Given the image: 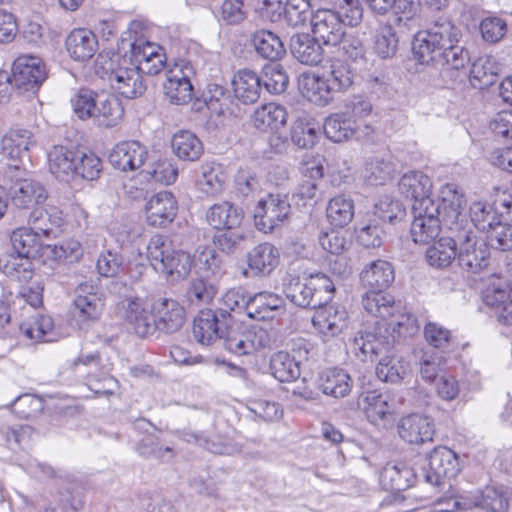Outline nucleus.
Returning <instances> with one entry per match:
<instances>
[{
  "mask_svg": "<svg viewBox=\"0 0 512 512\" xmlns=\"http://www.w3.org/2000/svg\"><path fill=\"white\" fill-rule=\"evenodd\" d=\"M462 38L461 29L448 17H438L424 31H419L413 40V55L420 64L430 65L433 55L447 50Z\"/></svg>",
  "mask_w": 512,
  "mask_h": 512,
  "instance_id": "obj_1",
  "label": "nucleus"
},
{
  "mask_svg": "<svg viewBox=\"0 0 512 512\" xmlns=\"http://www.w3.org/2000/svg\"><path fill=\"white\" fill-rule=\"evenodd\" d=\"M334 292L335 284L323 273L303 277L289 275L284 283L286 297L302 308L316 309L327 304L332 299Z\"/></svg>",
  "mask_w": 512,
  "mask_h": 512,
  "instance_id": "obj_2",
  "label": "nucleus"
},
{
  "mask_svg": "<svg viewBox=\"0 0 512 512\" xmlns=\"http://www.w3.org/2000/svg\"><path fill=\"white\" fill-rule=\"evenodd\" d=\"M439 206L440 225L451 235L457 236L462 231L474 228L466 215V199L456 184L447 183L440 190Z\"/></svg>",
  "mask_w": 512,
  "mask_h": 512,
  "instance_id": "obj_3",
  "label": "nucleus"
},
{
  "mask_svg": "<svg viewBox=\"0 0 512 512\" xmlns=\"http://www.w3.org/2000/svg\"><path fill=\"white\" fill-rule=\"evenodd\" d=\"M107 64L108 67H105L107 80L112 89L120 95L134 99L145 92L146 86L142 75L137 67L129 62L127 55L123 57L116 55L110 58Z\"/></svg>",
  "mask_w": 512,
  "mask_h": 512,
  "instance_id": "obj_4",
  "label": "nucleus"
},
{
  "mask_svg": "<svg viewBox=\"0 0 512 512\" xmlns=\"http://www.w3.org/2000/svg\"><path fill=\"white\" fill-rule=\"evenodd\" d=\"M371 109L370 103L358 101L346 111L328 116L323 124L324 134L335 143L351 139L359 128L358 119L369 115Z\"/></svg>",
  "mask_w": 512,
  "mask_h": 512,
  "instance_id": "obj_5",
  "label": "nucleus"
},
{
  "mask_svg": "<svg viewBox=\"0 0 512 512\" xmlns=\"http://www.w3.org/2000/svg\"><path fill=\"white\" fill-rule=\"evenodd\" d=\"M457 260L466 270L477 273L488 265L490 250L485 240L478 237L472 229L462 231L455 236Z\"/></svg>",
  "mask_w": 512,
  "mask_h": 512,
  "instance_id": "obj_6",
  "label": "nucleus"
},
{
  "mask_svg": "<svg viewBox=\"0 0 512 512\" xmlns=\"http://www.w3.org/2000/svg\"><path fill=\"white\" fill-rule=\"evenodd\" d=\"M73 307V316L76 321L80 325L89 326L101 318L105 308V298L92 283L84 282L76 288Z\"/></svg>",
  "mask_w": 512,
  "mask_h": 512,
  "instance_id": "obj_7",
  "label": "nucleus"
},
{
  "mask_svg": "<svg viewBox=\"0 0 512 512\" xmlns=\"http://www.w3.org/2000/svg\"><path fill=\"white\" fill-rule=\"evenodd\" d=\"M166 82L163 84L164 93L169 101L176 105H183L193 98L191 77L194 68L190 62L180 60L166 71Z\"/></svg>",
  "mask_w": 512,
  "mask_h": 512,
  "instance_id": "obj_8",
  "label": "nucleus"
},
{
  "mask_svg": "<svg viewBox=\"0 0 512 512\" xmlns=\"http://www.w3.org/2000/svg\"><path fill=\"white\" fill-rule=\"evenodd\" d=\"M290 210L287 196L269 194L254 209L255 226L264 233L271 232L287 219Z\"/></svg>",
  "mask_w": 512,
  "mask_h": 512,
  "instance_id": "obj_9",
  "label": "nucleus"
},
{
  "mask_svg": "<svg viewBox=\"0 0 512 512\" xmlns=\"http://www.w3.org/2000/svg\"><path fill=\"white\" fill-rule=\"evenodd\" d=\"M155 333L157 331L172 334L179 331L185 323V309L175 299L157 297L151 303Z\"/></svg>",
  "mask_w": 512,
  "mask_h": 512,
  "instance_id": "obj_10",
  "label": "nucleus"
},
{
  "mask_svg": "<svg viewBox=\"0 0 512 512\" xmlns=\"http://www.w3.org/2000/svg\"><path fill=\"white\" fill-rule=\"evenodd\" d=\"M459 463L456 453L447 447H436L430 454L428 466L423 468L424 481L433 486L441 485L444 478L457 475Z\"/></svg>",
  "mask_w": 512,
  "mask_h": 512,
  "instance_id": "obj_11",
  "label": "nucleus"
},
{
  "mask_svg": "<svg viewBox=\"0 0 512 512\" xmlns=\"http://www.w3.org/2000/svg\"><path fill=\"white\" fill-rule=\"evenodd\" d=\"M15 88L35 92L46 79V71L40 58L29 55L18 57L12 68Z\"/></svg>",
  "mask_w": 512,
  "mask_h": 512,
  "instance_id": "obj_12",
  "label": "nucleus"
},
{
  "mask_svg": "<svg viewBox=\"0 0 512 512\" xmlns=\"http://www.w3.org/2000/svg\"><path fill=\"white\" fill-rule=\"evenodd\" d=\"M121 307L123 319L137 336L147 338L155 334L154 318L144 299L127 297L121 302Z\"/></svg>",
  "mask_w": 512,
  "mask_h": 512,
  "instance_id": "obj_13",
  "label": "nucleus"
},
{
  "mask_svg": "<svg viewBox=\"0 0 512 512\" xmlns=\"http://www.w3.org/2000/svg\"><path fill=\"white\" fill-rule=\"evenodd\" d=\"M148 155L147 147L139 141H122L112 148L109 162L123 172L136 171L145 164Z\"/></svg>",
  "mask_w": 512,
  "mask_h": 512,
  "instance_id": "obj_14",
  "label": "nucleus"
},
{
  "mask_svg": "<svg viewBox=\"0 0 512 512\" xmlns=\"http://www.w3.org/2000/svg\"><path fill=\"white\" fill-rule=\"evenodd\" d=\"M312 323L325 340L337 337L348 326V313L344 307L326 304L317 307Z\"/></svg>",
  "mask_w": 512,
  "mask_h": 512,
  "instance_id": "obj_15",
  "label": "nucleus"
},
{
  "mask_svg": "<svg viewBox=\"0 0 512 512\" xmlns=\"http://www.w3.org/2000/svg\"><path fill=\"white\" fill-rule=\"evenodd\" d=\"M311 25L314 37L325 45L336 46L344 37V24L333 10L316 11L312 16Z\"/></svg>",
  "mask_w": 512,
  "mask_h": 512,
  "instance_id": "obj_16",
  "label": "nucleus"
},
{
  "mask_svg": "<svg viewBox=\"0 0 512 512\" xmlns=\"http://www.w3.org/2000/svg\"><path fill=\"white\" fill-rule=\"evenodd\" d=\"M280 253L273 244L264 242L256 245L247 253L248 269L244 275L267 277L278 266Z\"/></svg>",
  "mask_w": 512,
  "mask_h": 512,
  "instance_id": "obj_17",
  "label": "nucleus"
},
{
  "mask_svg": "<svg viewBox=\"0 0 512 512\" xmlns=\"http://www.w3.org/2000/svg\"><path fill=\"white\" fill-rule=\"evenodd\" d=\"M178 202L169 191H161L153 195L145 205L146 218L149 225L165 227L177 215Z\"/></svg>",
  "mask_w": 512,
  "mask_h": 512,
  "instance_id": "obj_18",
  "label": "nucleus"
},
{
  "mask_svg": "<svg viewBox=\"0 0 512 512\" xmlns=\"http://www.w3.org/2000/svg\"><path fill=\"white\" fill-rule=\"evenodd\" d=\"M483 301L500 324L512 328V287L492 283L483 292Z\"/></svg>",
  "mask_w": 512,
  "mask_h": 512,
  "instance_id": "obj_19",
  "label": "nucleus"
},
{
  "mask_svg": "<svg viewBox=\"0 0 512 512\" xmlns=\"http://www.w3.org/2000/svg\"><path fill=\"white\" fill-rule=\"evenodd\" d=\"M398 433L405 442L418 445L433 440L435 427L430 417L410 414L400 420Z\"/></svg>",
  "mask_w": 512,
  "mask_h": 512,
  "instance_id": "obj_20",
  "label": "nucleus"
},
{
  "mask_svg": "<svg viewBox=\"0 0 512 512\" xmlns=\"http://www.w3.org/2000/svg\"><path fill=\"white\" fill-rule=\"evenodd\" d=\"M62 211L55 206L35 208L29 213V226L41 237H56L64 225Z\"/></svg>",
  "mask_w": 512,
  "mask_h": 512,
  "instance_id": "obj_21",
  "label": "nucleus"
},
{
  "mask_svg": "<svg viewBox=\"0 0 512 512\" xmlns=\"http://www.w3.org/2000/svg\"><path fill=\"white\" fill-rule=\"evenodd\" d=\"M283 299L271 292H260L248 296L245 314L254 320L264 321L273 319L283 312Z\"/></svg>",
  "mask_w": 512,
  "mask_h": 512,
  "instance_id": "obj_22",
  "label": "nucleus"
},
{
  "mask_svg": "<svg viewBox=\"0 0 512 512\" xmlns=\"http://www.w3.org/2000/svg\"><path fill=\"white\" fill-rule=\"evenodd\" d=\"M47 199L45 187L38 181L23 179L17 181L12 187L11 201L18 209H35Z\"/></svg>",
  "mask_w": 512,
  "mask_h": 512,
  "instance_id": "obj_23",
  "label": "nucleus"
},
{
  "mask_svg": "<svg viewBox=\"0 0 512 512\" xmlns=\"http://www.w3.org/2000/svg\"><path fill=\"white\" fill-rule=\"evenodd\" d=\"M299 87L303 96L318 106H327L334 100L335 92L325 76L303 73L299 78Z\"/></svg>",
  "mask_w": 512,
  "mask_h": 512,
  "instance_id": "obj_24",
  "label": "nucleus"
},
{
  "mask_svg": "<svg viewBox=\"0 0 512 512\" xmlns=\"http://www.w3.org/2000/svg\"><path fill=\"white\" fill-rule=\"evenodd\" d=\"M359 405L368 421L378 425L385 421L395 410V403L387 392L368 391L360 400Z\"/></svg>",
  "mask_w": 512,
  "mask_h": 512,
  "instance_id": "obj_25",
  "label": "nucleus"
},
{
  "mask_svg": "<svg viewBox=\"0 0 512 512\" xmlns=\"http://www.w3.org/2000/svg\"><path fill=\"white\" fill-rule=\"evenodd\" d=\"M319 40L307 33H297L290 39V50L300 63L317 66L324 58V51Z\"/></svg>",
  "mask_w": 512,
  "mask_h": 512,
  "instance_id": "obj_26",
  "label": "nucleus"
},
{
  "mask_svg": "<svg viewBox=\"0 0 512 512\" xmlns=\"http://www.w3.org/2000/svg\"><path fill=\"white\" fill-rule=\"evenodd\" d=\"M79 153L65 146H54L48 153L50 172L62 181H69L77 173Z\"/></svg>",
  "mask_w": 512,
  "mask_h": 512,
  "instance_id": "obj_27",
  "label": "nucleus"
},
{
  "mask_svg": "<svg viewBox=\"0 0 512 512\" xmlns=\"http://www.w3.org/2000/svg\"><path fill=\"white\" fill-rule=\"evenodd\" d=\"M417 475L405 463H387L380 473V483L388 491H404L416 482Z\"/></svg>",
  "mask_w": 512,
  "mask_h": 512,
  "instance_id": "obj_28",
  "label": "nucleus"
},
{
  "mask_svg": "<svg viewBox=\"0 0 512 512\" xmlns=\"http://www.w3.org/2000/svg\"><path fill=\"white\" fill-rule=\"evenodd\" d=\"M65 44L68 54L76 61H86L92 58L99 46L96 35L84 28L71 31Z\"/></svg>",
  "mask_w": 512,
  "mask_h": 512,
  "instance_id": "obj_29",
  "label": "nucleus"
},
{
  "mask_svg": "<svg viewBox=\"0 0 512 512\" xmlns=\"http://www.w3.org/2000/svg\"><path fill=\"white\" fill-rule=\"evenodd\" d=\"M467 496L472 504L471 512H505L508 509V500L500 488L487 486Z\"/></svg>",
  "mask_w": 512,
  "mask_h": 512,
  "instance_id": "obj_30",
  "label": "nucleus"
},
{
  "mask_svg": "<svg viewBox=\"0 0 512 512\" xmlns=\"http://www.w3.org/2000/svg\"><path fill=\"white\" fill-rule=\"evenodd\" d=\"M224 334L221 321L213 310L199 312L193 323V336L202 345H210Z\"/></svg>",
  "mask_w": 512,
  "mask_h": 512,
  "instance_id": "obj_31",
  "label": "nucleus"
},
{
  "mask_svg": "<svg viewBox=\"0 0 512 512\" xmlns=\"http://www.w3.org/2000/svg\"><path fill=\"white\" fill-rule=\"evenodd\" d=\"M35 144L33 134L26 129H11L1 139V153L10 160H22Z\"/></svg>",
  "mask_w": 512,
  "mask_h": 512,
  "instance_id": "obj_32",
  "label": "nucleus"
},
{
  "mask_svg": "<svg viewBox=\"0 0 512 512\" xmlns=\"http://www.w3.org/2000/svg\"><path fill=\"white\" fill-rule=\"evenodd\" d=\"M360 279L365 286L372 290H383L393 283L394 268L390 262L377 259L363 268Z\"/></svg>",
  "mask_w": 512,
  "mask_h": 512,
  "instance_id": "obj_33",
  "label": "nucleus"
},
{
  "mask_svg": "<svg viewBox=\"0 0 512 512\" xmlns=\"http://www.w3.org/2000/svg\"><path fill=\"white\" fill-rule=\"evenodd\" d=\"M235 97L244 104L255 103L261 94V78L252 70L243 69L233 77Z\"/></svg>",
  "mask_w": 512,
  "mask_h": 512,
  "instance_id": "obj_34",
  "label": "nucleus"
},
{
  "mask_svg": "<svg viewBox=\"0 0 512 512\" xmlns=\"http://www.w3.org/2000/svg\"><path fill=\"white\" fill-rule=\"evenodd\" d=\"M206 219L215 229H235L243 219V212L232 203L224 201L212 205L206 213Z\"/></svg>",
  "mask_w": 512,
  "mask_h": 512,
  "instance_id": "obj_35",
  "label": "nucleus"
},
{
  "mask_svg": "<svg viewBox=\"0 0 512 512\" xmlns=\"http://www.w3.org/2000/svg\"><path fill=\"white\" fill-rule=\"evenodd\" d=\"M353 386V380L343 369L331 368L322 372L319 378L320 390L334 398L347 396Z\"/></svg>",
  "mask_w": 512,
  "mask_h": 512,
  "instance_id": "obj_36",
  "label": "nucleus"
},
{
  "mask_svg": "<svg viewBox=\"0 0 512 512\" xmlns=\"http://www.w3.org/2000/svg\"><path fill=\"white\" fill-rule=\"evenodd\" d=\"M427 263L437 269L449 267L457 259L455 236L441 237L425 253Z\"/></svg>",
  "mask_w": 512,
  "mask_h": 512,
  "instance_id": "obj_37",
  "label": "nucleus"
},
{
  "mask_svg": "<svg viewBox=\"0 0 512 512\" xmlns=\"http://www.w3.org/2000/svg\"><path fill=\"white\" fill-rule=\"evenodd\" d=\"M398 189L400 194L414 202L431 195L432 181L423 172L410 171L400 178Z\"/></svg>",
  "mask_w": 512,
  "mask_h": 512,
  "instance_id": "obj_38",
  "label": "nucleus"
},
{
  "mask_svg": "<svg viewBox=\"0 0 512 512\" xmlns=\"http://www.w3.org/2000/svg\"><path fill=\"white\" fill-rule=\"evenodd\" d=\"M271 374L280 382H292L300 377V360L285 351H278L270 358Z\"/></svg>",
  "mask_w": 512,
  "mask_h": 512,
  "instance_id": "obj_39",
  "label": "nucleus"
},
{
  "mask_svg": "<svg viewBox=\"0 0 512 512\" xmlns=\"http://www.w3.org/2000/svg\"><path fill=\"white\" fill-rule=\"evenodd\" d=\"M362 303L369 314L383 320H387L389 316H394V311L399 308V303H395L393 297L383 293L382 290L367 292L363 296Z\"/></svg>",
  "mask_w": 512,
  "mask_h": 512,
  "instance_id": "obj_40",
  "label": "nucleus"
},
{
  "mask_svg": "<svg viewBox=\"0 0 512 512\" xmlns=\"http://www.w3.org/2000/svg\"><path fill=\"white\" fill-rule=\"evenodd\" d=\"M286 109L277 103H267L259 107L253 114L254 126L259 130L278 129L287 122Z\"/></svg>",
  "mask_w": 512,
  "mask_h": 512,
  "instance_id": "obj_41",
  "label": "nucleus"
},
{
  "mask_svg": "<svg viewBox=\"0 0 512 512\" xmlns=\"http://www.w3.org/2000/svg\"><path fill=\"white\" fill-rule=\"evenodd\" d=\"M100 112L94 124L100 128H113L123 119L124 108L121 101L113 94L103 93L99 103Z\"/></svg>",
  "mask_w": 512,
  "mask_h": 512,
  "instance_id": "obj_42",
  "label": "nucleus"
},
{
  "mask_svg": "<svg viewBox=\"0 0 512 512\" xmlns=\"http://www.w3.org/2000/svg\"><path fill=\"white\" fill-rule=\"evenodd\" d=\"M174 153L182 160L196 161L203 153V144L192 132L182 130L171 141Z\"/></svg>",
  "mask_w": 512,
  "mask_h": 512,
  "instance_id": "obj_43",
  "label": "nucleus"
},
{
  "mask_svg": "<svg viewBox=\"0 0 512 512\" xmlns=\"http://www.w3.org/2000/svg\"><path fill=\"white\" fill-rule=\"evenodd\" d=\"M411 371L410 364L399 356H384L376 366L377 377L384 382L399 383Z\"/></svg>",
  "mask_w": 512,
  "mask_h": 512,
  "instance_id": "obj_44",
  "label": "nucleus"
},
{
  "mask_svg": "<svg viewBox=\"0 0 512 512\" xmlns=\"http://www.w3.org/2000/svg\"><path fill=\"white\" fill-rule=\"evenodd\" d=\"M252 44L263 58L275 61L285 53V46L281 39L269 30L256 31L252 36Z\"/></svg>",
  "mask_w": 512,
  "mask_h": 512,
  "instance_id": "obj_45",
  "label": "nucleus"
},
{
  "mask_svg": "<svg viewBox=\"0 0 512 512\" xmlns=\"http://www.w3.org/2000/svg\"><path fill=\"white\" fill-rule=\"evenodd\" d=\"M0 267L5 275L19 282L29 281L34 274L31 257L16 253L1 258Z\"/></svg>",
  "mask_w": 512,
  "mask_h": 512,
  "instance_id": "obj_46",
  "label": "nucleus"
},
{
  "mask_svg": "<svg viewBox=\"0 0 512 512\" xmlns=\"http://www.w3.org/2000/svg\"><path fill=\"white\" fill-rule=\"evenodd\" d=\"M354 201L345 194L333 197L326 208L327 218L336 227L348 225L354 217Z\"/></svg>",
  "mask_w": 512,
  "mask_h": 512,
  "instance_id": "obj_47",
  "label": "nucleus"
},
{
  "mask_svg": "<svg viewBox=\"0 0 512 512\" xmlns=\"http://www.w3.org/2000/svg\"><path fill=\"white\" fill-rule=\"evenodd\" d=\"M141 455L161 460H170L174 457V445L162 437L161 432L146 435L138 445Z\"/></svg>",
  "mask_w": 512,
  "mask_h": 512,
  "instance_id": "obj_48",
  "label": "nucleus"
},
{
  "mask_svg": "<svg viewBox=\"0 0 512 512\" xmlns=\"http://www.w3.org/2000/svg\"><path fill=\"white\" fill-rule=\"evenodd\" d=\"M402 310L399 304L398 310L394 311V316H389L387 319L386 330H391L390 338L393 341L412 336L419 329L417 319L412 314Z\"/></svg>",
  "mask_w": 512,
  "mask_h": 512,
  "instance_id": "obj_49",
  "label": "nucleus"
},
{
  "mask_svg": "<svg viewBox=\"0 0 512 512\" xmlns=\"http://www.w3.org/2000/svg\"><path fill=\"white\" fill-rule=\"evenodd\" d=\"M10 239L14 253L21 256L31 257L40 245V236L30 226L16 228Z\"/></svg>",
  "mask_w": 512,
  "mask_h": 512,
  "instance_id": "obj_50",
  "label": "nucleus"
},
{
  "mask_svg": "<svg viewBox=\"0 0 512 512\" xmlns=\"http://www.w3.org/2000/svg\"><path fill=\"white\" fill-rule=\"evenodd\" d=\"M53 320L50 316L37 314L28 321L20 324V332L29 340L35 342H50L47 336L53 329Z\"/></svg>",
  "mask_w": 512,
  "mask_h": 512,
  "instance_id": "obj_51",
  "label": "nucleus"
},
{
  "mask_svg": "<svg viewBox=\"0 0 512 512\" xmlns=\"http://www.w3.org/2000/svg\"><path fill=\"white\" fill-rule=\"evenodd\" d=\"M193 263L194 261L189 253L174 249L162 275L171 282L183 280L189 275Z\"/></svg>",
  "mask_w": 512,
  "mask_h": 512,
  "instance_id": "obj_52",
  "label": "nucleus"
},
{
  "mask_svg": "<svg viewBox=\"0 0 512 512\" xmlns=\"http://www.w3.org/2000/svg\"><path fill=\"white\" fill-rule=\"evenodd\" d=\"M173 250L171 242L161 235H155L149 240L147 257L155 271L163 273Z\"/></svg>",
  "mask_w": 512,
  "mask_h": 512,
  "instance_id": "obj_53",
  "label": "nucleus"
},
{
  "mask_svg": "<svg viewBox=\"0 0 512 512\" xmlns=\"http://www.w3.org/2000/svg\"><path fill=\"white\" fill-rule=\"evenodd\" d=\"M199 190L208 195L216 196L223 191L224 175L220 168L210 164L201 166V175L197 179Z\"/></svg>",
  "mask_w": 512,
  "mask_h": 512,
  "instance_id": "obj_54",
  "label": "nucleus"
},
{
  "mask_svg": "<svg viewBox=\"0 0 512 512\" xmlns=\"http://www.w3.org/2000/svg\"><path fill=\"white\" fill-rule=\"evenodd\" d=\"M470 62L468 51L459 46L458 43L447 47V50H442L437 54L433 55V59L430 64L447 66L450 69L460 70L465 68Z\"/></svg>",
  "mask_w": 512,
  "mask_h": 512,
  "instance_id": "obj_55",
  "label": "nucleus"
},
{
  "mask_svg": "<svg viewBox=\"0 0 512 512\" xmlns=\"http://www.w3.org/2000/svg\"><path fill=\"white\" fill-rule=\"evenodd\" d=\"M499 216L494 207L486 202L477 201L470 206V222L474 230L489 232L490 228L497 223Z\"/></svg>",
  "mask_w": 512,
  "mask_h": 512,
  "instance_id": "obj_56",
  "label": "nucleus"
},
{
  "mask_svg": "<svg viewBox=\"0 0 512 512\" xmlns=\"http://www.w3.org/2000/svg\"><path fill=\"white\" fill-rule=\"evenodd\" d=\"M405 215L402 204L390 196L381 197L374 205L372 216L381 224L393 223Z\"/></svg>",
  "mask_w": 512,
  "mask_h": 512,
  "instance_id": "obj_57",
  "label": "nucleus"
},
{
  "mask_svg": "<svg viewBox=\"0 0 512 512\" xmlns=\"http://www.w3.org/2000/svg\"><path fill=\"white\" fill-rule=\"evenodd\" d=\"M398 39L393 27L389 24L379 26L374 36L373 49L382 59L391 58L397 51Z\"/></svg>",
  "mask_w": 512,
  "mask_h": 512,
  "instance_id": "obj_58",
  "label": "nucleus"
},
{
  "mask_svg": "<svg viewBox=\"0 0 512 512\" xmlns=\"http://www.w3.org/2000/svg\"><path fill=\"white\" fill-rule=\"evenodd\" d=\"M441 230L440 218H413L410 235L414 243L426 244L435 239Z\"/></svg>",
  "mask_w": 512,
  "mask_h": 512,
  "instance_id": "obj_59",
  "label": "nucleus"
},
{
  "mask_svg": "<svg viewBox=\"0 0 512 512\" xmlns=\"http://www.w3.org/2000/svg\"><path fill=\"white\" fill-rule=\"evenodd\" d=\"M393 172L394 168L390 162L376 157L366 163L363 177L370 185H384L392 178Z\"/></svg>",
  "mask_w": 512,
  "mask_h": 512,
  "instance_id": "obj_60",
  "label": "nucleus"
},
{
  "mask_svg": "<svg viewBox=\"0 0 512 512\" xmlns=\"http://www.w3.org/2000/svg\"><path fill=\"white\" fill-rule=\"evenodd\" d=\"M204 99L209 110L217 115H224L226 111L230 110V94L220 84H208L204 92Z\"/></svg>",
  "mask_w": 512,
  "mask_h": 512,
  "instance_id": "obj_61",
  "label": "nucleus"
},
{
  "mask_svg": "<svg viewBox=\"0 0 512 512\" xmlns=\"http://www.w3.org/2000/svg\"><path fill=\"white\" fill-rule=\"evenodd\" d=\"M326 80L335 93L348 90L353 84V73L348 64L341 60H333Z\"/></svg>",
  "mask_w": 512,
  "mask_h": 512,
  "instance_id": "obj_62",
  "label": "nucleus"
},
{
  "mask_svg": "<svg viewBox=\"0 0 512 512\" xmlns=\"http://www.w3.org/2000/svg\"><path fill=\"white\" fill-rule=\"evenodd\" d=\"M319 127L317 124L298 119L291 130V139L300 148H312L318 139Z\"/></svg>",
  "mask_w": 512,
  "mask_h": 512,
  "instance_id": "obj_63",
  "label": "nucleus"
},
{
  "mask_svg": "<svg viewBox=\"0 0 512 512\" xmlns=\"http://www.w3.org/2000/svg\"><path fill=\"white\" fill-rule=\"evenodd\" d=\"M496 77L494 63L490 58L481 57L472 64L470 79L474 86L480 89L489 87L496 81Z\"/></svg>",
  "mask_w": 512,
  "mask_h": 512,
  "instance_id": "obj_64",
  "label": "nucleus"
}]
</instances>
